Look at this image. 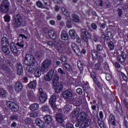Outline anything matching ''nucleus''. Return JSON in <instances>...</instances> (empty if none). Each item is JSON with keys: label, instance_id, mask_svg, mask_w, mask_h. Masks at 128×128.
<instances>
[{"label": "nucleus", "instance_id": "nucleus-62", "mask_svg": "<svg viewBox=\"0 0 128 128\" xmlns=\"http://www.w3.org/2000/svg\"><path fill=\"white\" fill-rule=\"evenodd\" d=\"M102 66L104 68H105V70H108V64L106 62H104L102 64Z\"/></svg>", "mask_w": 128, "mask_h": 128}, {"label": "nucleus", "instance_id": "nucleus-5", "mask_svg": "<svg viewBox=\"0 0 128 128\" xmlns=\"http://www.w3.org/2000/svg\"><path fill=\"white\" fill-rule=\"evenodd\" d=\"M62 96L64 98L67 100H70L71 104H74V94L72 92V90L68 89L64 91L62 93Z\"/></svg>", "mask_w": 128, "mask_h": 128}, {"label": "nucleus", "instance_id": "nucleus-2", "mask_svg": "<svg viewBox=\"0 0 128 128\" xmlns=\"http://www.w3.org/2000/svg\"><path fill=\"white\" fill-rule=\"evenodd\" d=\"M76 120L80 122H84L80 125L79 128H86L90 124V118L86 113H80Z\"/></svg>", "mask_w": 128, "mask_h": 128}, {"label": "nucleus", "instance_id": "nucleus-33", "mask_svg": "<svg viewBox=\"0 0 128 128\" xmlns=\"http://www.w3.org/2000/svg\"><path fill=\"white\" fill-rule=\"evenodd\" d=\"M8 46H2V50L6 56H8L10 52L8 48Z\"/></svg>", "mask_w": 128, "mask_h": 128}, {"label": "nucleus", "instance_id": "nucleus-14", "mask_svg": "<svg viewBox=\"0 0 128 128\" xmlns=\"http://www.w3.org/2000/svg\"><path fill=\"white\" fill-rule=\"evenodd\" d=\"M96 72H92L91 73V78L93 79V80H94V82L97 84L98 88H102V85L100 84V82L96 80Z\"/></svg>", "mask_w": 128, "mask_h": 128}, {"label": "nucleus", "instance_id": "nucleus-56", "mask_svg": "<svg viewBox=\"0 0 128 128\" xmlns=\"http://www.w3.org/2000/svg\"><path fill=\"white\" fill-rule=\"evenodd\" d=\"M100 68H102V64L98 62V64H95V70H100Z\"/></svg>", "mask_w": 128, "mask_h": 128}, {"label": "nucleus", "instance_id": "nucleus-46", "mask_svg": "<svg viewBox=\"0 0 128 128\" xmlns=\"http://www.w3.org/2000/svg\"><path fill=\"white\" fill-rule=\"evenodd\" d=\"M11 110H12L13 112H18V106L14 103L12 106V108H11Z\"/></svg>", "mask_w": 128, "mask_h": 128}, {"label": "nucleus", "instance_id": "nucleus-8", "mask_svg": "<svg viewBox=\"0 0 128 128\" xmlns=\"http://www.w3.org/2000/svg\"><path fill=\"white\" fill-rule=\"evenodd\" d=\"M56 96L55 95H52L50 98L49 102L51 105L53 110H58L56 108Z\"/></svg>", "mask_w": 128, "mask_h": 128}, {"label": "nucleus", "instance_id": "nucleus-37", "mask_svg": "<svg viewBox=\"0 0 128 128\" xmlns=\"http://www.w3.org/2000/svg\"><path fill=\"white\" fill-rule=\"evenodd\" d=\"M64 66L66 70H68V72H70L72 70V66H70V64H68L64 63Z\"/></svg>", "mask_w": 128, "mask_h": 128}, {"label": "nucleus", "instance_id": "nucleus-17", "mask_svg": "<svg viewBox=\"0 0 128 128\" xmlns=\"http://www.w3.org/2000/svg\"><path fill=\"white\" fill-rule=\"evenodd\" d=\"M56 120H57L59 124H62L63 122H64V116L60 112H59L56 114Z\"/></svg>", "mask_w": 128, "mask_h": 128}, {"label": "nucleus", "instance_id": "nucleus-9", "mask_svg": "<svg viewBox=\"0 0 128 128\" xmlns=\"http://www.w3.org/2000/svg\"><path fill=\"white\" fill-rule=\"evenodd\" d=\"M54 70L51 69L44 76V79L46 82H50L52 80V76H54Z\"/></svg>", "mask_w": 128, "mask_h": 128}, {"label": "nucleus", "instance_id": "nucleus-31", "mask_svg": "<svg viewBox=\"0 0 128 128\" xmlns=\"http://www.w3.org/2000/svg\"><path fill=\"white\" fill-rule=\"evenodd\" d=\"M61 38L63 40H68V34L64 31H62L61 34Z\"/></svg>", "mask_w": 128, "mask_h": 128}, {"label": "nucleus", "instance_id": "nucleus-10", "mask_svg": "<svg viewBox=\"0 0 128 128\" xmlns=\"http://www.w3.org/2000/svg\"><path fill=\"white\" fill-rule=\"evenodd\" d=\"M26 94L29 100L34 102V100H36V96L34 91L28 90L27 91Z\"/></svg>", "mask_w": 128, "mask_h": 128}, {"label": "nucleus", "instance_id": "nucleus-55", "mask_svg": "<svg viewBox=\"0 0 128 128\" xmlns=\"http://www.w3.org/2000/svg\"><path fill=\"white\" fill-rule=\"evenodd\" d=\"M82 104V100L78 99L76 102L75 106H80Z\"/></svg>", "mask_w": 128, "mask_h": 128}, {"label": "nucleus", "instance_id": "nucleus-51", "mask_svg": "<svg viewBox=\"0 0 128 128\" xmlns=\"http://www.w3.org/2000/svg\"><path fill=\"white\" fill-rule=\"evenodd\" d=\"M25 122L27 124H32V120L30 118H26L25 119Z\"/></svg>", "mask_w": 128, "mask_h": 128}, {"label": "nucleus", "instance_id": "nucleus-48", "mask_svg": "<svg viewBox=\"0 0 128 128\" xmlns=\"http://www.w3.org/2000/svg\"><path fill=\"white\" fill-rule=\"evenodd\" d=\"M2 70H4L6 71V72L8 71V70H10L6 64H2L1 66Z\"/></svg>", "mask_w": 128, "mask_h": 128}, {"label": "nucleus", "instance_id": "nucleus-47", "mask_svg": "<svg viewBox=\"0 0 128 128\" xmlns=\"http://www.w3.org/2000/svg\"><path fill=\"white\" fill-rule=\"evenodd\" d=\"M96 60H98V64H102V62H104V59H102V57L101 55H98V56L96 58Z\"/></svg>", "mask_w": 128, "mask_h": 128}, {"label": "nucleus", "instance_id": "nucleus-15", "mask_svg": "<svg viewBox=\"0 0 128 128\" xmlns=\"http://www.w3.org/2000/svg\"><path fill=\"white\" fill-rule=\"evenodd\" d=\"M35 122L39 128H44L45 126L44 122L40 118H37L35 120Z\"/></svg>", "mask_w": 128, "mask_h": 128}, {"label": "nucleus", "instance_id": "nucleus-11", "mask_svg": "<svg viewBox=\"0 0 128 128\" xmlns=\"http://www.w3.org/2000/svg\"><path fill=\"white\" fill-rule=\"evenodd\" d=\"M22 88V84L20 82H16L14 84V90L17 92H20Z\"/></svg>", "mask_w": 128, "mask_h": 128}, {"label": "nucleus", "instance_id": "nucleus-38", "mask_svg": "<svg viewBox=\"0 0 128 128\" xmlns=\"http://www.w3.org/2000/svg\"><path fill=\"white\" fill-rule=\"evenodd\" d=\"M0 96L6 98V90L2 88H0Z\"/></svg>", "mask_w": 128, "mask_h": 128}, {"label": "nucleus", "instance_id": "nucleus-7", "mask_svg": "<svg viewBox=\"0 0 128 128\" xmlns=\"http://www.w3.org/2000/svg\"><path fill=\"white\" fill-rule=\"evenodd\" d=\"M50 66H52V60H44L41 66L42 74H44L46 72V70H48Z\"/></svg>", "mask_w": 128, "mask_h": 128}, {"label": "nucleus", "instance_id": "nucleus-50", "mask_svg": "<svg viewBox=\"0 0 128 128\" xmlns=\"http://www.w3.org/2000/svg\"><path fill=\"white\" fill-rule=\"evenodd\" d=\"M60 58L62 62H66L68 60V57L66 56H62Z\"/></svg>", "mask_w": 128, "mask_h": 128}, {"label": "nucleus", "instance_id": "nucleus-27", "mask_svg": "<svg viewBox=\"0 0 128 128\" xmlns=\"http://www.w3.org/2000/svg\"><path fill=\"white\" fill-rule=\"evenodd\" d=\"M48 35L52 40H56V33L53 30H50L48 31Z\"/></svg>", "mask_w": 128, "mask_h": 128}, {"label": "nucleus", "instance_id": "nucleus-49", "mask_svg": "<svg viewBox=\"0 0 128 128\" xmlns=\"http://www.w3.org/2000/svg\"><path fill=\"white\" fill-rule=\"evenodd\" d=\"M103 48H104V46H102V45L100 44H97L96 48V50H98V52L102 50Z\"/></svg>", "mask_w": 128, "mask_h": 128}, {"label": "nucleus", "instance_id": "nucleus-45", "mask_svg": "<svg viewBox=\"0 0 128 128\" xmlns=\"http://www.w3.org/2000/svg\"><path fill=\"white\" fill-rule=\"evenodd\" d=\"M10 120H18V114L10 116Z\"/></svg>", "mask_w": 128, "mask_h": 128}, {"label": "nucleus", "instance_id": "nucleus-40", "mask_svg": "<svg viewBox=\"0 0 128 128\" xmlns=\"http://www.w3.org/2000/svg\"><path fill=\"white\" fill-rule=\"evenodd\" d=\"M72 18L73 22H80V17L78 15L73 14L72 16Z\"/></svg>", "mask_w": 128, "mask_h": 128}, {"label": "nucleus", "instance_id": "nucleus-39", "mask_svg": "<svg viewBox=\"0 0 128 128\" xmlns=\"http://www.w3.org/2000/svg\"><path fill=\"white\" fill-rule=\"evenodd\" d=\"M61 10L64 16H70V14L68 12V10H66L65 8H62Z\"/></svg>", "mask_w": 128, "mask_h": 128}, {"label": "nucleus", "instance_id": "nucleus-35", "mask_svg": "<svg viewBox=\"0 0 128 128\" xmlns=\"http://www.w3.org/2000/svg\"><path fill=\"white\" fill-rule=\"evenodd\" d=\"M38 106H39L38 104L36 103H34L32 104L31 106H30V110H32V112H34V110H36L38 108Z\"/></svg>", "mask_w": 128, "mask_h": 128}, {"label": "nucleus", "instance_id": "nucleus-23", "mask_svg": "<svg viewBox=\"0 0 128 128\" xmlns=\"http://www.w3.org/2000/svg\"><path fill=\"white\" fill-rule=\"evenodd\" d=\"M2 46H8L10 44L8 43V40L6 38V37H2L1 40Z\"/></svg>", "mask_w": 128, "mask_h": 128}, {"label": "nucleus", "instance_id": "nucleus-18", "mask_svg": "<svg viewBox=\"0 0 128 128\" xmlns=\"http://www.w3.org/2000/svg\"><path fill=\"white\" fill-rule=\"evenodd\" d=\"M27 86L29 88H31V90H34L36 88V86H38V83L36 82V80H34L30 82Z\"/></svg>", "mask_w": 128, "mask_h": 128}, {"label": "nucleus", "instance_id": "nucleus-24", "mask_svg": "<svg viewBox=\"0 0 128 128\" xmlns=\"http://www.w3.org/2000/svg\"><path fill=\"white\" fill-rule=\"evenodd\" d=\"M80 34L82 36H85L88 38H92V36L90 34V33L86 30V29L82 28L80 30Z\"/></svg>", "mask_w": 128, "mask_h": 128}, {"label": "nucleus", "instance_id": "nucleus-25", "mask_svg": "<svg viewBox=\"0 0 128 128\" xmlns=\"http://www.w3.org/2000/svg\"><path fill=\"white\" fill-rule=\"evenodd\" d=\"M42 68H40L38 66L34 72L35 76H36V78H40V76H42Z\"/></svg>", "mask_w": 128, "mask_h": 128}, {"label": "nucleus", "instance_id": "nucleus-63", "mask_svg": "<svg viewBox=\"0 0 128 128\" xmlns=\"http://www.w3.org/2000/svg\"><path fill=\"white\" fill-rule=\"evenodd\" d=\"M112 75H110V74H106V80L108 81H110V80H112Z\"/></svg>", "mask_w": 128, "mask_h": 128}, {"label": "nucleus", "instance_id": "nucleus-61", "mask_svg": "<svg viewBox=\"0 0 128 128\" xmlns=\"http://www.w3.org/2000/svg\"><path fill=\"white\" fill-rule=\"evenodd\" d=\"M66 128H74V125L70 122L67 124L66 125Z\"/></svg>", "mask_w": 128, "mask_h": 128}, {"label": "nucleus", "instance_id": "nucleus-29", "mask_svg": "<svg viewBox=\"0 0 128 128\" xmlns=\"http://www.w3.org/2000/svg\"><path fill=\"white\" fill-rule=\"evenodd\" d=\"M6 72V73L7 77L10 80H12V78H16V75L10 71V69L8 70Z\"/></svg>", "mask_w": 128, "mask_h": 128}, {"label": "nucleus", "instance_id": "nucleus-43", "mask_svg": "<svg viewBox=\"0 0 128 128\" xmlns=\"http://www.w3.org/2000/svg\"><path fill=\"white\" fill-rule=\"evenodd\" d=\"M108 46L110 50H114V44L112 42H109Z\"/></svg>", "mask_w": 128, "mask_h": 128}, {"label": "nucleus", "instance_id": "nucleus-52", "mask_svg": "<svg viewBox=\"0 0 128 128\" xmlns=\"http://www.w3.org/2000/svg\"><path fill=\"white\" fill-rule=\"evenodd\" d=\"M14 102H8L6 103L7 106H8L10 108H12V106H14Z\"/></svg>", "mask_w": 128, "mask_h": 128}, {"label": "nucleus", "instance_id": "nucleus-26", "mask_svg": "<svg viewBox=\"0 0 128 128\" xmlns=\"http://www.w3.org/2000/svg\"><path fill=\"white\" fill-rule=\"evenodd\" d=\"M40 96V100L42 102H46V100H48V96L46 95V94L44 93L43 94H41V95Z\"/></svg>", "mask_w": 128, "mask_h": 128}, {"label": "nucleus", "instance_id": "nucleus-22", "mask_svg": "<svg viewBox=\"0 0 128 128\" xmlns=\"http://www.w3.org/2000/svg\"><path fill=\"white\" fill-rule=\"evenodd\" d=\"M108 122L110 124H112V126H116V118L114 114H110L108 119Z\"/></svg>", "mask_w": 128, "mask_h": 128}, {"label": "nucleus", "instance_id": "nucleus-6", "mask_svg": "<svg viewBox=\"0 0 128 128\" xmlns=\"http://www.w3.org/2000/svg\"><path fill=\"white\" fill-rule=\"evenodd\" d=\"M23 40H28V36L24 34H20L16 44V46H18V48H22L24 46Z\"/></svg>", "mask_w": 128, "mask_h": 128}, {"label": "nucleus", "instance_id": "nucleus-13", "mask_svg": "<svg viewBox=\"0 0 128 128\" xmlns=\"http://www.w3.org/2000/svg\"><path fill=\"white\" fill-rule=\"evenodd\" d=\"M54 86H56V92L57 94H59V92H60L62 90V82H58L56 83V85H53Z\"/></svg>", "mask_w": 128, "mask_h": 128}, {"label": "nucleus", "instance_id": "nucleus-59", "mask_svg": "<svg viewBox=\"0 0 128 128\" xmlns=\"http://www.w3.org/2000/svg\"><path fill=\"white\" fill-rule=\"evenodd\" d=\"M58 72L60 74H61V76H64V74H66V72H64V70L62 69V68H59L58 69Z\"/></svg>", "mask_w": 128, "mask_h": 128}, {"label": "nucleus", "instance_id": "nucleus-44", "mask_svg": "<svg viewBox=\"0 0 128 128\" xmlns=\"http://www.w3.org/2000/svg\"><path fill=\"white\" fill-rule=\"evenodd\" d=\"M98 124L99 126H100V128H106V124H104V122H102L100 120H98Z\"/></svg>", "mask_w": 128, "mask_h": 128}, {"label": "nucleus", "instance_id": "nucleus-54", "mask_svg": "<svg viewBox=\"0 0 128 128\" xmlns=\"http://www.w3.org/2000/svg\"><path fill=\"white\" fill-rule=\"evenodd\" d=\"M20 100L22 102H26V96H20Z\"/></svg>", "mask_w": 128, "mask_h": 128}, {"label": "nucleus", "instance_id": "nucleus-4", "mask_svg": "<svg viewBox=\"0 0 128 128\" xmlns=\"http://www.w3.org/2000/svg\"><path fill=\"white\" fill-rule=\"evenodd\" d=\"M10 3L8 0H4L0 5V12L2 14H8L10 12Z\"/></svg>", "mask_w": 128, "mask_h": 128}, {"label": "nucleus", "instance_id": "nucleus-16", "mask_svg": "<svg viewBox=\"0 0 128 128\" xmlns=\"http://www.w3.org/2000/svg\"><path fill=\"white\" fill-rule=\"evenodd\" d=\"M10 50L12 54H14V56H16V54H18V50L16 46H14V43L10 44Z\"/></svg>", "mask_w": 128, "mask_h": 128}, {"label": "nucleus", "instance_id": "nucleus-32", "mask_svg": "<svg viewBox=\"0 0 128 128\" xmlns=\"http://www.w3.org/2000/svg\"><path fill=\"white\" fill-rule=\"evenodd\" d=\"M17 72H18V74L20 76V74H22L23 72V70H22V66L20 64H17Z\"/></svg>", "mask_w": 128, "mask_h": 128}, {"label": "nucleus", "instance_id": "nucleus-58", "mask_svg": "<svg viewBox=\"0 0 128 128\" xmlns=\"http://www.w3.org/2000/svg\"><path fill=\"white\" fill-rule=\"evenodd\" d=\"M91 28H92V30H96V29L98 28V26H96V24L95 23H92L91 24Z\"/></svg>", "mask_w": 128, "mask_h": 128}, {"label": "nucleus", "instance_id": "nucleus-30", "mask_svg": "<svg viewBox=\"0 0 128 128\" xmlns=\"http://www.w3.org/2000/svg\"><path fill=\"white\" fill-rule=\"evenodd\" d=\"M69 34L72 40H76V32L75 30H70Z\"/></svg>", "mask_w": 128, "mask_h": 128}, {"label": "nucleus", "instance_id": "nucleus-3", "mask_svg": "<svg viewBox=\"0 0 128 128\" xmlns=\"http://www.w3.org/2000/svg\"><path fill=\"white\" fill-rule=\"evenodd\" d=\"M12 24L16 28H20L22 26V17L20 14H16L12 17Z\"/></svg>", "mask_w": 128, "mask_h": 128}, {"label": "nucleus", "instance_id": "nucleus-53", "mask_svg": "<svg viewBox=\"0 0 128 128\" xmlns=\"http://www.w3.org/2000/svg\"><path fill=\"white\" fill-rule=\"evenodd\" d=\"M124 124L126 128H128V116L124 117Z\"/></svg>", "mask_w": 128, "mask_h": 128}, {"label": "nucleus", "instance_id": "nucleus-20", "mask_svg": "<svg viewBox=\"0 0 128 128\" xmlns=\"http://www.w3.org/2000/svg\"><path fill=\"white\" fill-rule=\"evenodd\" d=\"M44 120L46 124H50L52 122V118L50 115H46L44 116Z\"/></svg>", "mask_w": 128, "mask_h": 128}, {"label": "nucleus", "instance_id": "nucleus-21", "mask_svg": "<svg viewBox=\"0 0 128 128\" xmlns=\"http://www.w3.org/2000/svg\"><path fill=\"white\" fill-rule=\"evenodd\" d=\"M36 6H38V8H44L45 10H50V8H48V7L44 6L42 2V1H37L36 2Z\"/></svg>", "mask_w": 128, "mask_h": 128}, {"label": "nucleus", "instance_id": "nucleus-28", "mask_svg": "<svg viewBox=\"0 0 128 128\" xmlns=\"http://www.w3.org/2000/svg\"><path fill=\"white\" fill-rule=\"evenodd\" d=\"M60 80V76L58 74H54L52 80V86H56V84H58V80Z\"/></svg>", "mask_w": 128, "mask_h": 128}, {"label": "nucleus", "instance_id": "nucleus-12", "mask_svg": "<svg viewBox=\"0 0 128 128\" xmlns=\"http://www.w3.org/2000/svg\"><path fill=\"white\" fill-rule=\"evenodd\" d=\"M126 54L124 52H122L121 56H117L116 58L118 62H124L126 61Z\"/></svg>", "mask_w": 128, "mask_h": 128}, {"label": "nucleus", "instance_id": "nucleus-19", "mask_svg": "<svg viewBox=\"0 0 128 128\" xmlns=\"http://www.w3.org/2000/svg\"><path fill=\"white\" fill-rule=\"evenodd\" d=\"M72 48L74 52L76 54H78L80 52V48H78V46H76V43H72Z\"/></svg>", "mask_w": 128, "mask_h": 128}, {"label": "nucleus", "instance_id": "nucleus-57", "mask_svg": "<svg viewBox=\"0 0 128 128\" xmlns=\"http://www.w3.org/2000/svg\"><path fill=\"white\" fill-rule=\"evenodd\" d=\"M66 25L67 28H70L72 26V22H70V20H68L66 22Z\"/></svg>", "mask_w": 128, "mask_h": 128}, {"label": "nucleus", "instance_id": "nucleus-64", "mask_svg": "<svg viewBox=\"0 0 128 128\" xmlns=\"http://www.w3.org/2000/svg\"><path fill=\"white\" fill-rule=\"evenodd\" d=\"M121 74L122 76L123 80H125L126 82H128V78L126 76V74H124V72H122Z\"/></svg>", "mask_w": 128, "mask_h": 128}, {"label": "nucleus", "instance_id": "nucleus-60", "mask_svg": "<svg viewBox=\"0 0 128 128\" xmlns=\"http://www.w3.org/2000/svg\"><path fill=\"white\" fill-rule=\"evenodd\" d=\"M30 114V116L31 118H38V112H32Z\"/></svg>", "mask_w": 128, "mask_h": 128}, {"label": "nucleus", "instance_id": "nucleus-34", "mask_svg": "<svg viewBox=\"0 0 128 128\" xmlns=\"http://www.w3.org/2000/svg\"><path fill=\"white\" fill-rule=\"evenodd\" d=\"M91 54L93 60H96V58H98V51H96V50H92Z\"/></svg>", "mask_w": 128, "mask_h": 128}, {"label": "nucleus", "instance_id": "nucleus-41", "mask_svg": "<svg viewBox=\"0 0 128 128\" xmlns=\"http://www.w3.org/2000/svg\"><path fill=\"white\" fill-rule=\"evenodd\" d=\"M43 2L44 6H52V2L50 0H42Z\"/></svg>", "mask_w": 128, "mask_h": 128}, {"label": "nucleus", "instance_id": "nucleus-36", "mask_svg": "<svg viewBox=\"0 0 128 128\" xmlns=\"http://www.w3.org/2000/svg\"><path fill=\"white\" fill-rule=\"evenodd\" d=\"M72 110V106L70 105L66 104L64 106V112H70Z\"/></svg>", "mask_w": 128, "mask_h": 128}, {"label": "nucleus", "instance_id": "nucleus-1", "mask_svg": "<svg viewBox=\"0 0 128 128\" xmlns=\"http://www.w3.org/2000/svg\"><path fill=\"white\" fill-rule=\"evenodd\" d=\"M24 62L28 67H26V70L30 74H32L36 68V66H34L36 62V59L34 56L32 54H26L24 58Z\"/></svg>", "mask_w": 128, "mask_h": 128}, {"label": "nucleus", "instance_id": "nucleus-42", "mask_svg": "<svg viewBox=\"0 0 128 128\" xmlns=\"http://www.w3.org/2000/svg\"><path fill=\"white\" fill-rule=\"evenodd\" d=\"M41 110H42V112H50V108H48V106L47 105H44V106H42Z\"/></svg>", "mask_w": 128, "mask_h": 128}]
</instances>
